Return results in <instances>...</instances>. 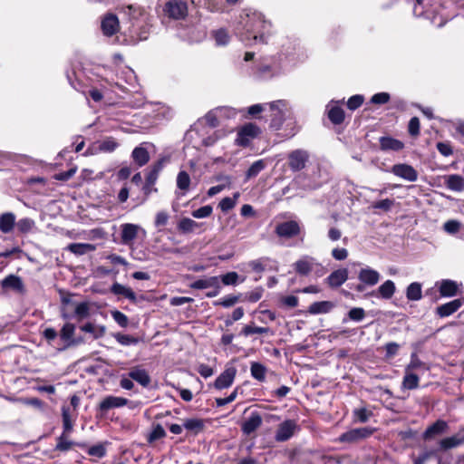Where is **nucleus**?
I'll use <instances>...</instances> for the list:
<instances>
[{"label": "nucleus", "instance_id": "nucleus-16", "mask_svg": "<svg viewBox=\"0 0 464 464\" xmlns=\"http://www.w3.org/2000/svg\"><path fill=\"white\" fill-rule=\"evenodd\" d=\"M449 430V424L446 420H437L434 423L428 426L422 434L424 440H430L437 436L446 433Z\"/></svg>", "mask_w": 464, "mask_h": 464}, {"label": "nucleus", "instance_id": "nucleus-51", "mask_svg": "<svg viewBox=\"0 0 464 464\" xmlns=\"http://www.w3.org/2000/svg\"><path fill=\"white\" fill-rule=\"evenodd\" d=\"M265 168L266 163L263 160L255 161L246 173V179L256 177Z\"/></svg>", "mask_w": 464, "mask_h": 464}, {"label": "nucleus", "instance_id": "nucleus-36", "mask_svg": "<svg viewBox=\"0 0 464 464\" xmlns=\"http://www.w3.org/2000/svg\"><path fill=\"white\" fill-rule=\"evenodd\" d=\"M15 224V216L11 213H5L0 216V230L3 233H9Z\"/></svg>", "mask_w": 464, "mask_h": 464}, {"label": "nucleus", "instance_id": "nucleus-14", "mask_svg": "<svg viewBox=\"0 0 464 464\" xmlns=\"http://www.w3.org/2000/svg\"><path fill=\"white\" fill-rule=\"evenodd\" d=\"M119 147V143L112 137H107L106 139L97 141L92 144L86 151V154L95 153H111L113 152Z\"/></svg>", "mask_w": 464, "mask_h": 464}, {"label": "nucleus", "instance_id": "nucleus-37", "mask_svg": "<svg viewBox=\"0 0 464 464\" xmlns=\"http://www.w3.org/2000/svg\"><path fill=\"white\" fill-rule=\"evenodd\" d=\"M67 249L77 256H82L94 251L95 246L88 243H72L67 246Z\"/></svg>", "mask_w": 464, "mask_h": 464}, {"label": "nucleus", "instance_id": "nucleus-9", "mask_svg": "<svg viewBox=\"0 0 464 464\" xmlns=\"http://www.w3.org/2000/svg\"><path fill=\"white\" fill-rule=\"evenodd\" d=\"M0 286L4 292L13 291L16 294L24 295L25 286L22 278L16 275H8L0 281Z\"/></svg>", "mask_w": 464, "mask_h": 464}, {"label": "nucleus", "instance_id": "nucleus-6", "mask_svg": "<svg viewBox=\"0 0 464 464\" xmlns=\"http://www.w3.org/2000/svg\"><path fill=\"white\" fill-rule=\"evenodd\" d=\"M163 11L169 18L184 19L188 14V5L183 0H169L165 4Z\"/></svg>", "mask_w": 464, "mask_h": 464}, {"label": "nucleus", "instance_id": "nucleus-24", "mask_svg": "<svg viewBox=\"0 0 464 464\" xmlns=\"http://www.w3.org/2000/svg\"><path fill=\"white\" fill-rule=\"evenodd\" d=\"M348 279V270L346 268L337 269L332 272L326 278L329 286L336 288L341 286Z\"/></svg>", "mask_w": 464, "mask_h": 464}, {"label": "nucleus", "instance_id": "nucleus-2", "mask_svg": "<svg viewBox=\"0 0 464 464\" xmlns=\"http://www.w3.org/2000/svg\"><path fill=\"white\" fill-rule=\"evenodd\" d=\"M270 112V128L278 130L281 129L285 118L290 114V108L285 100H278L266 103Z\"/></svg>", "mask_w": 464, "mask_h": 464}, {"label": "nucleus", "instance_id": "nucleus-27", "mask_svg": "<svg viewBox=\"0 0 464 464\" xmlns=\"http://www.w3.org/2000/svg\"><path fill=\"white\" fill-rule=\"evenodd\" d=\"M76 416L77 412L74 411V409H71V407L67 405L62 406L63 428H65V431H72Z\"/></svg>", "mask_w": 464, "mask_h": 464}, {"label": "nucleus", "instance_id": "nucleus-11", "mask_svg": "<svg viewBox=\"0 0 464 464\" xmlns=\"http://www.w3.org/2000/svg\"><path fill=\"white\" fill-rule=\"evenodd\" d=\"M300 231V225L295 220L279 223L275 229L276 234L282 238H292L299 235Z\"/></svg>", "mask_w": 464, "mask_h": 464}, {"label": "nucleus", "instance_id": "nucleus-45", "mask_svg": "<svg viewBox=\"0 0 464 464\" xmlns=\"http://www.w3.org/2000/svg\"><path fill=\"white\" fill-rule=\"evenodd\" d=\"M251 375L257 381L263 382L266 379V367L259 362H252L250 367Z\"/></svg>", "mask_w": 464, "mask_h": 464}, {"label": "nucleus", "instance_id": "nucleus-30", "mask_svg": "<svg viewBox=\"0 0 464 464\" xmlns=\"http://www.w3.org/2000/svg\"><path fill=\"white\" fill-rule=\"evenodd\" d=\"M334 307V303L330 301L314 302L309 306L308 312L311 314H327L331 312Z\"/></svg>", "mask_w": 464, "mask_h": 464}, {"label": "nucleus", "instance_id": "nucleus-35", "mask_svg": "<svg viewBox=\"0 0 464 464\" xmlns=\"http://www.w3.org/2000/svg\"><path fill=\"white\" fill-rule=\"evenodd\" d=\"M63 430L62 434L57 438V443L55 445V450L58 451H67L71 450L73 445V442L69 440V436L72 431H65V428H63Z\"/></svg>", "mask_w": 464, "mask_h": 464}, {"label": "nucleus", "instance_id": "nucleus-19", "mask_svg": "<svg viewBox=\"0 0 464 464\" xmlns=\"http://www.w3.org/2000/svg\"><path fill=\"white\" fill-rule=\"evenodd\" d=\"M101 27L104 35L111 36L115 34L120 28L118 17L115 14H108L102 19Z\"/></svg>", "mask_w": 464, "mask_h": 464}, {"label": "nucleus", "instance_id": "nucleus-29", "mask_svg": "<svg viewBox=\"0 0 464 464\" xmlns=\"http://www.w3.org/2000/svg\"><path fill=\"white\" fill-rule=\"evenodd\" d=\"M446 187L452 190L460 192L464 190V178L458 174H452L446 177Z\"/></svg>", "mask_w": 464, "mask_h": 464}, {"label": "nucleus", "instance_id": "nucleus-3", "mask_svg": "<svg viewBox=\"0 0 464 464\" xmlns=\"http://www.w3.org/2000/svg\"><path fill=\"white\" fill-rule=\"evenodd\" d=\"M375 430H376L374 428L371 427L352 429L341 434L338 438V441L349 444L356 443L371 437L375 432Z\"/></svg>", "mask_w": 464, "mask_h": 464}, {"label": "nucleus", "instance_id": "nucleus-58", "mask_svg": "<svg viewBox=\"0 0 464 464\" xmlns=\"http://www.w3.org/2000/svg\"><path fill=\"white\" fill-rule=\"evenodd\" d=\"M460 227H461V223L459 221L454 220V219L448 220L443 225L444 230L447 233L451 234V235L458 233L459 231Z\"/></svg>", "mask_w": 464, "mask_h": 464}, {"label": "nucleus", "instance_id": "nucleus-42", "mask_svg": "<svg viewBox=\"0 0 464 464\" xmlns=\"http://www.w3.org/2000/svg\"><path fill=\"white\" fill-rule=\"evenodd\" d=\"M271 259L269 257L264 256L255 260H252L248 263V266L256 273H261L266 269Z\"/></svg>", "mask_w": 464, "mask_h": 464}, {"label": "nucleus", "instance_id": "nucleus-5", "mask_svg": "<svg viewBox=\"0 0 464 464\" xmlns=\"http://www.w3.org/2000/svg\"><path fill=\"white\" fill-rule=\"evenodd\" d=\"M141 234L146 236V231L140 225L124 223L121 225V241L125 246H130L133 241Z\"/></svg>", "mask_w": 464, "mask_h": 464}, {"label": "nucleus", "instance_id": "nucleus-40", "mask_svg": "<svg viewBox=\"0 0 464 464\" xmlns=\"http://www.w3.org/2000/svg\"><path fill=\"white\" fill-rule=\"evenodd\" d=\"M198 227L199 224L188 218H181L178 224V229L184 234L191 233Z\"/></svg>", "mask_w": 464, "mask_h": 464}, {"label": "nucleus", "instance_id": "nucleus-15", "mask_svg": "<svg viewBox=\"0 0 464 464\" xmlns=\"http://www.w3.org/2000/svg\"><path fill=\"white\" fill-rule=\"evenodd\" d=\"M282 66L278 64L259 63L252 68V73L257 78H270L281 72Z\"/></svg>", "mask_w": 464, "mask_h": 464}, {"label": "nucleus", "instance_id": "nucleus-52", "mask_svg": "<svg viewBox=\"0 0 464 464\" xmlns=\"http://www.w3.org/2000/svg\"><path fill=\"white\" fill-rule=\"evenodd\" d=\"M354 422L365 423L369 420L370 417L372 415L371 411H369L365 408L355 409L353 411Z\"/></svg>", "mask_w": 464, "mask_h": 464}, {"label": "nucleus", "instance_id": "nucleus-7", "mask_svg": "<svg viewBox=\"0 0 464 464\" xmlns=\"http://www.w3.org/2000/svg\"><path fill=\"white\" fill-rule=\"evenodd\" d=\"M259 133V128L253 124L247 123L241 127L237 135L236 144L241 147H246L250 141L255 139Z\"/></svg>", "mask_w": 464, "mask_h": 464}, {"label": "nucleus", "instance_id": "nucleus-43", "mask_svg": "<svg viewBox=\"0 0 464 464\" xmlns=\"http://www.w3.org/2000/svg\"><path fill=\"white\" fill-rule=\"evenodd\" d=\"M328 118L334 124H341L344 121V111L339 106H333L328 111Z\"/></svg>", "mask_w": 464, "mask_h": 464}, {"label": "nucleus", "instance_id": "nucleus-33", "mask_svg": "<svg viewBox=\"0 0 464 464\" xmlns=\"http://www.w3.org/2000/svg\"><path fill=\"white\" fill-rule=\"evenodd\" d=\"M131 158L140 167H142L150 160L149 151L146 148L138 146L132 150Z\"/></svg>", "mask_w": 464, "mask_h": 464}, {"label": "nucleus", "instance_id": "nucleus-1", "mask_svg": "<svg viewBox=\"0 0 464 464\" xmlns=\"http://www.w3.org/2000/svg\"><path fill=\"white\" fill-rule=\"evenodd\" d=\"M240 24L245 29L243 41L253 40L265 42V35L270 32L271 24L266 21L263 14L251 9L243 10L240 15Z\"/></svg>", "mask_w": 464, "mask_h": 464}, {"label": "nucleus", "instance_id": "nucleus-12", "mask_svg": "<svg viewBox=\"0 0 464 464\" xmlns=\"http://www.w3.org/2000/svg\"><path fill=\"white\" fill-rule=\"evenodd\" d=\"M391 172L396 177L409 182H414L418 179L417 170L412 166L406 163L394 164L391 169Z\"/></svg>", "mask_w": 464, "mask_h": 464}, {"label": "nucleus", "instance_id": "nucleus-44", "mask_svg": "<svg viewBox=\"0 0 464 464\" xmlns=\"http://www.w3.org/2000/svg\"><path fill=\"white\" fill-rule=\"evenodd\" d=\"M190 182H191V179H190V177H189V175H188V173L187 171L181 170V171H179L178 173V176H177V187H178V188H179L180 190L186 192L189 188Z\"/></svg>", "mask_w": 464, "mask_h": 464}, {"label": "nucleus", "instance_id": "nucleus-61", "mask_svg": "<svg viewBox=\"0 0 464 464\" xmlns=\"http://www.w3.org/2000/svg\"><path fill=\"white\" fill-rule=\"evenodd\" d=\"M393 205V199L385 198L372 203V208L375 209H382L383 211H389Z\"/></svg>", "mask_w": 464, "mask_h": 464}, {"label": "nucleus", "instance_id": "nucleus-54", "mask_svg": "<svg viewBox=\"0 0 464 464\" xmlns=\"http://www.w3.org/2000/svg\"><path fill=\"white\" fill-rule=\"evenodd\" d=\"M34 227V221L29 218H21L16 223V227L21 233H28Z\"/></svg>", "mask_w": 464, "mask_h": 464}, {"label": "nucleus", "instance_id": "nucleus-39", "mask_svg": "<svg viewBox=\"0 0 464 464\" xmlns=\"http://www.w3.org/2000/svg\"><path fill=\"white\" fill-rule=\"evenodd\" d=\"M419 382L420 378L417 374L411 372H405L401 386L406 390H414L419 387Z\"/></svg>", "mask_w": 464, "mask_h": 464}, {"label": "nucleus", "instance_id": "nucleus-56", "mask_svg": "<svg viewBox=\"0 0 464 464\" xmlns=\"http://www.w3.org/2000/svg\"><path fill=\"white\" fill-rule=\"evenodd\" d=\"M348 317L354 322H361L365 317V311L361 307H353L348 312Z\"/></svg>", "mask_w": 464, "mask_h": 464}, {"label": "nucleus", "instance_id": "nucleus-32", "mask_svg": "<svg viewBox=\"0 0 464 464\" xmlns=\"http://www.w3.org/2000/svg\"><path fill=\"white\" fill-rule=\"evenodd\" d=\"M380 146L382 150H394L399 151L403 149L404 144L392 137H382L380 139Z\"/></svg>", "mask_w": 464, "mask_h": 464}, {"label": "nucleus", "instance_id": "nucleus-22", "mask_svg": "<svg viewBox=\"0 0 464 464\" xmlns=\"http://www.w3.org/2000/svg\"><path fill=\"white\" fill-rule=\"evenodd\" d=\"M395 291L396 286L394 282L386 280L375 291H372L370 295L388 300L393 296Z\"/></svg>", "mask_w": 464, "mask_h": 464}, {"label": "nucleus", "instance_id": "nucleus-55", "mask_svg": "<svg viewBox=\"0 0 464 464\" xmlns=\"http://www.w3.org/2000/svg\"><path fill=\"white\" fill-rule=\"evenodd\" d=\"M238 300H239V296L229 295L220 300L215 301L213 303V304L215 306L221 305L225 308H228V307L233 306L235 304H237Z\"/></svg>", "mask_w": 464, "mask_h": 464}, {"label": "nucleus", "instance_id": "nucleus-21", "mask_svg": "<svg viewBox=\"0 0 464 464\" xmlns=\"http://www.w3.org/2000/svg\"><path fill=\"white\" fill-rule=\"evenodd\" d=\"M128 376L144 388L148 387L151 381L149 372L140 366L130 368Z\"/></svg>", "mask_w": 464, "mask_h": 464}, {"label": "nucleus", "instance_id": "nucleus-25", "mask_svg": "<svg viewBox=\"0 0 464 464\" xmlns=\"http://www.w3.org/2000/svg\"><path fill=\"white\" fill-rule=\"evenodd\" d=\"M462 444H464V437L459 434L443 438L438 442L439 450L443 451L458 448Z\"/></svg>", "mask_w": 464, "mask_h": 464}, {"label": "nucleus", "instance_id": "nucleus-13", "mask_svg": "<svg viewBox=\"0 0 464 464\" xmlns=\"http://www.w3.org/2000/svg\"><path fill=\"white\" fill-rule=\"evenodd\" d=\"M298 426L294 420H286L279 424L275 435V440L278 442L288 440L295 434Z\"/></svg>", "mask_w": 464, "mask_h": 464}, {"label": "nucleus", "instance_id": "nucleus-26", "mask_svg": "<svg viewBox=\"0 0 464 464\" xmlns=\"http://www.w3.org/2000/svg\"><path fill=\"white\" fill-rule=\"evenodd\" d=\"M460 299H455L437 307V314L440 317H447L457 312L463 304Z\"/></svg>", "mask_w": 464, "mask_h": 464}, {"label": "nucleus", "instance_id": "nucleus-34", "mask_svg": "<svg viewBox=\"0 0 464 464\" xmlns=\"http://www.w3.org/2000/svg\"><path fill=\"white\" fill-rule=\"evenodd\" d=\"M189 286L193 289H207L209 287L218 288V277L211 276L208 278L198 279L191 283Z\"/></svg>", "mask_w": 464, "mask_h": 464}, {"label": "nucleus", "instance_id": "nucleus-63", "mask_svg": "<svg viewBox=\"0 0 464 464\" xmlns=\"http://www.w3.org/2000/svg\"><path fill=\"white\" fill-rule=\"evenodd\" d=\"M401 348V345L395 342H391V343H388L385 344L384 346V349H385V357L390 359V358H392L393 356H395L399 350Z\"/></svg>", "mask_w": 464, "mask_h": 464}, {"label": "nucleus", "instance_id": "nucleus-60", "mask_svg": "<svg viewBox=\"0 0 464 464\" xmlns=\"http://www.w3.org/2000/svg\"><path fill=\"white\" fill-rule=\"evenodd\" d=\"M166 436V431L160 424H157L153 427L152 431L149 436V441L152 442Z\"/></svg>", "mask_w": 464, "mask_h": 464}, {"label": "nucleus", "instance_id": "nucleus-41", "mask_svg": "<svg viewBox=\"0 0 464 464\" xmlns=\"http://www.w3.org/2000/svg\"><path fill=\"white\" fill-rule=\"evenodd\" d=\"M183 427L188 430L193 432L194 434H198L204 428V422L202 420L192 418L187 419L183 422Z\"/></svg>", "mask_w": 464, "mask_h": 464}, {"label": "nucleus", "instance_id": "nucleus-53", "mask_svg": "<svg viewBox=\"0 0 464 464\" xmlns=\"http://www.w3.org/2000/svg\"><path fill=\"white\" fill-rule=\"evenodd\" d=\"M113 337L115 338V340L121 343V345H124V346H129V345H134V344H137L139 340L130 334H121V333H117L115 334H113Z\"/></svg>", "mask_w": 464, "mask_h": 464}, {"label": "nucleus", "instance_id": "nucleus-17", "mask_svg": "<svg viewBox=\"0 0 464 464\" xmlns=\"http://www.w3.org/2000/svg\"><path fill=\"white\" fill-rule=\"evenodd\" d=\"M237 369L235 367H227L214 382V387L218 390H223L230 387L235 380Z\"/></svg>", "mask_w": 464, "mask_h": 464}, {"label": "nucleus", "instance_id": "nucleus-8", "mask_svg": "<svg viewBox=\"0 0 464 464\" xmlns=\"http://www.w3.org/2000/svg\"><path fill=\"white\" fill-rule=\"evenodd\" d=\"M309 153L304 150H295L288 154V166L292 171L304 169L309 160Z\"/></svg>", "mask_w": 464, "mask_h": 464}, {"label": "nucleus", "instance_id": "nucleus-20", "mask_svg": "<svg viewBox=\"0 0 464 464\" xmlns=\"http://www.w3.org/2000/svg\"><path fill=\"white\" fill-rule=\"evenodd\" d=\"M129 401L122 397L112 395L106 396L99 404V409L102 412H106L113 408H121L127 405Z\"/></svg>", "mask_w": 464, "mask_h": 464}, {"label": "nucleus", "instance_id": "nucleus-10", "mask_svg": "<svg viewBox=\"0 0 464 464\" xmlns=\"http://www.w3.org/2000/svg\"><path fill=\"white\" fill-rule=\"evenodd\" d=\"M235 110L227 107L217 108L213 111H208L205 117L204 121L206 123L211 127L215 128L219 124V119L222 117H234L236 115Z\"/></svg>", "mask_w": 464, "mask_h": 464}, {"label": "nucleus", "instance_id": "nucleus-50", "mask_svg": "<svg viewBox=\"0 0 464 464\" xmlns=\"http://www.w3.org/2000/svg\"><path fill=\"white\" fill-rule=\"evenodd\" d=\"M270 332V329L268 327H260V326H255V325H246L241 330V334L244 336H249L254 334H268Z\"/></svg>", "mask_w": 464, "mask_h": 464}, {"label": "nucleus", "instance_id": "nucleus-57", "mask_svg": "<svg viewBox=\"0 0 464 464\" xmlns=\"http://www.w3.org/2000/svg\"><path fill=\"white\" fill-rule=\"evenodd\" d=\"M213 208L209 205L203 206L192 211V217L195 218H205L212 214Z\"/></svg>", "mask_w": 464, "mask_h": 464}, {"label": "nucleus", "instance_id": "nucleus-46", "mask_svg": "<svg viewBox=\"0 0 464 464\" xmlns=\"http://www.w3.org/2000/svg\"><path fill=\"white\" fill-rule=\"evenodd\" d=\"M90 315V304L87 302H82L76 304L74 316L79 320L88 318Z\"/></svg>", "mask_w": 464, "mask_h": 464}, {"label": "nucleus", "instance_id": "nucleus-28", "mask_svg": "<svg viewBox=\"0 0 464 464\" xmlns=\"http://www.w3.org/2000/svg\"><path fill=\"white\" fill-rule=\"evenodd\" d=\"M440 294L441 296L451 297L458 294L459 285L450 279H443L440 282Z\"/></svg>", "mask_w": 464, "mask_h": 464}, {"label": "nucleus", "instance_id": "nucleus-64", "mask_svg": "<svg viewBox=\"0 0 464 464\" xmlns=\"http://www.w3.org/2000/svg\"><path fill=\"white\" fill-rule=\"evenodd\" d=\"M408 131L411 136L416 137L420 134V120L418 117H412L408 125Z\"/></svg>", "mask_w": 464, "mask_h": 464}, {"label": "nucleus", "instance_id": "nucleus-49", "mask_svg": "<svg viewBox=\"0 0 464 464\" xmlns=\"http://www.w3.org/2000/svg\"><path fill=\"white\" fill-rule=\"evenodd\" d=\"M212 35L216 44L219 46L227 44L230 39L228 33L223 28L213 31Z\"/></svg>", "mask_w": 464, "mask_h": 464}, {"label": "nucleus", "instance_id": "nucleus-59", "mask_svg": "<svg viewBox=\"0 0 464 464\" xmlns=\"http://www.w3.org/2000/svg\"><path fill=\"white\" fill-rule=\"evenodd\" d=\"M75 331V326L72 324H65L61 330V337L64 341H71Z\"/></svg>", "mask_w": 464, "mask_h": 464}, {"label": "nucleus", "instance_id": "nucleus-48", "mask_svg": "<svg viewBox=\"0 0 464 464\" xmlns=\"http://www.w3.org/2000/svg\"><path fill=\"white\" fill-rule=\"evenodd\" d=\"M121 12L129 17L130 20L138 19L141 14L142 10L140 6L129 5L121 7Z\"/></svg>", "mask_w": 464, "mask_h": 464}, {"label": "nucleus", "instance_id": "nucleus-62", "mask_svg": "<svg viewBox=\"0 0 464 464\" xmlns=\"http://www.w3.org/2000/svg\"><path fill=\"white\" fill-rule=\"evenodd\" d=\"M424 366V363L419 359L415 353H411L410 363L406 366L405 372H411L417 370Z\"/></svg>", "mask_w": 464, "mask_h": 464}, {"label": "nucleus", "instance_id": "nucleus-18", "mask_svg": "<svg viewBox=\"0 0 464 464\" xmlns=\"http://www.w3.org/2000/svg\"><path fill=\"white\" fill-rule=\"evenodd\" d=\"M315 266H319L315 258L305 256L298 259L295 264V270L300 276H307Z\"/></svg>", "mask_w": 464, "mask_h": 464}, {"label": "nucleus", "instance_id": "nucleus-47", "mask_svg": "<svg viewBox=\"0 0 464 464\" xmlns=\"http://www.w3.org/2000/svg\"><path fill=\"white\" fill-rule=\"evenodd\" d=\"M81 330L85 333L92 334L93 335V338L98 339L104 335L105 334V327L104 326H99L96 328L92 324L87 323L81 326Z\"/></svg>", "mask_w": 464, "mask_h": 464}, {"label": "nucleus", "instance_id": "nucleus-38", "mask_svg": "<svg viewBox=\"0 0 464 464\" xmlns=\"http://www.w3.org/2000/svg\"><path fill=\"white\" fill-rule=\"evenodd\" d=\"M406 297L410 301H419L422 297L421 285L414 282L408 285L406 289Z\"/></svg>", "mask_w": 464, "mask_h": 464}, {"label": "nucleus", "instance_id": "nucleus-31", "mask_svg": "<svg viewBox=\"0 0 464 464\" xmlns=\"http://www.w3.org/2000/svg\"><path fill=\"white\" fill-rule=\"evenodd\" d=\"M111 292L116 295H123L131 302H136V294L133 290L121 284L114 283L111 287Z\"/></svg>", "mask_w": 464, "mask_h": 464}, {"label": "nucleus", "instance_id": "nucleus-4", "mask_svg": "<svg viewBox=\"0 0 464 464\" xmlns=\"http://www.w3.org/2000/svg\"><path fill=\"white\" fill-rule=\"evenodd\" d=\"M381 275L377 270L366 266L362 268L358 273L360 284L356 286L358 292H363L366 286H374L380 281Z\"/></svg>", "mask_w": 464, "mask_h": 464}, {"label": "nucleus", "instance_id": "nucleus-23", "mask_svg": "<svg viewBox=\"0 0 464 464\" xmlns=\"http://www.w3.org/2000/svg\"><path fill=\"white\" fill-rule=\"evenodd\" d=\"M262 424L261 415L255 411L242 423L241 430L244 434L250 435L256 430H257Z\"/></svg>", "mask_w": 464, "mask_h": 464}]
</instances>
